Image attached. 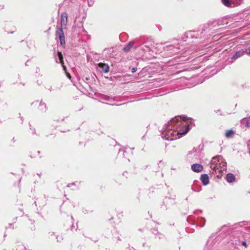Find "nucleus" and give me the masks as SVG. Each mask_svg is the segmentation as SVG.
<instances>
[{"label":"nucleus","instance_id":"obj_31","mask_svg":"<svg viewBox=\"0 0 250 250\" xmlns=\"http://www.w3.org/2000/svg\"><path fill=\"white\" fill-rule=\"evenodd\" d=\"M88 3L89 5H90V2L89 1V0H88Z\"/></svg>","mask_w":250,"mask_h":250},{"label":"nucleus","instance_id":"obj_4","mask_svg":"<svg viewBox=\"0 0 250 250\" xmlns=\"http://www.w3.org/2000/svg\"><path fill=\"white\" fill-rule=\"evenodd\" d=\"M250 55V46L247 45L243 48L237 50L231 57L232 62L235 61L239 58L243 56L245 54Z\"/></svg>","mask_w":250,"mask_h":250},{"label":"nucleus","instance_id":"obj_6","mask_svg":"<svg viewBox=\"0 0 250 250\" xmlns=\"http://www.w3.org/2000/svg\"><path fill=\"white\" fill-rule=\"evenodd\" d=\"M243 0H222V3L228 7H233L235 6L240 5L243 3Z\"/></svg>","mask_w":250,"mask_h":250},{"label":"nucleus","instance_id":"obj_27","mask_svg":"<svg viewBox=\"0 0 250 250\" xmlns=\"http://www.w3.org/2000/svg\"><path fill=\"white\" fill-rule=\"evenodd\" d=\"M80 24L82 26L83 31L85 32V31L84 29L83 28V22H80Z\"/></svg>","mask_w":250,"mask_h":250},{"label":"nucleus","instance_id":"obj_5","mask_svg":"<svg viewBox=\"0 0 250 250\" xmlns=\"http://www.w3.org/2000/svg\"><path fill=\"white\" fill-rule=\"evenodd\" d=\"M161 45L162 44L150 43V45H145V47L146 49L143 48V50L145 51L152 52L157 54L161 51V49H159V48L161 47Z\"/></svg>","mask_w":250,"mask_h":250},{"label":"nucleus","instance_id":"obj_23","mask_svg":"<svg viewBox=\"0 0 250 250\" xmlns=\"http://www.w3.org/2000/svg\"><path fill=\"white\" fill-rule=\"evenodd\" d=\"M65 71V74H66V76H67V77L69 79H71V76H70V74H69L68 73H67V72H66V70H65V71Z\"/></svg>","mask_w":250,"mask_h":250},{"label":"nucleus","instance_id":"obj_15","mask_svg":"<svg viewBox=\"0 0 250 250\" xmlns=\"http://www.w3.org/2000/svg\"><path fill=\"white\" fill-rule=\"evenodd\" d=\"M235 134V131L231 129L226 130V133H225V136L227 138H231L234 136Z\"/></svg>","mask_w":250,"mask_h":250},{"label":"nucleus","instance_id":"obj_10","mask_svg":"<svg viewBox=\"0 0 250 250\" xmlns=\"http://www.w3.org/2000/svg\"><path fill=\"white\" fill-rule=\"evenodd\" d=\"M67 14L66 12H63L61 15V27H65L67 23Z\"/></svg>","mask_w":250,"mask_h":250},{"label":"nucleus","instance_id":"obj_18","mask_svg":"<svg viewBox=\"0 0 250 250\" xmlns=\"http://www.w3.org/2000/svg\"><path fill=\"white\" fill-rule=\"evenodd\" d=\"M104 99L105 100V101H108L109 102L108 104H111V105L115 104L113 103L114 102V98L110 97L108 96H104Z\"/></svg>","mask_w":250,"mask_h":250},{"label":"nucleus","instance_id":"obj_14","mask_svg":"<svg viewBox=\"0 0 250 250\" xmlns=\"http://www.w3.org/2000/svg\"><path fill=\"white\" fill-rule=\"evenodd\" d=\"M226 179L228 183H233L235 181L236 178L234 174L229 173L227 174Z\"/></svg>","mask_w":250,"mask_h":250},{"label":"nucleus","instance_id":"obj_25","mask_svg":"<svg viewBox=\"0 0 250 250\" xmlns=\"http://www.w3.org/2000/svg\"><path fill=\"white\" fill-rule=\"evenodd\" d=\"M242 245L243 246H245L246 248L247 247V245L246 242L245 241H243L242 242Z\"/></svg>","mask_w":250,"mask_h":250},{"label":"nucleus","instance_id":"obj_21","mask_svg":"<svg viewBox=\"0 0 250 250\" xmlns=\"http://www.w3.org/2000/svg\"><path fill=\"white\" fill-rule=\"evenodd\" d=\"M222 21H213L210 24H209L208 25V28H209V29H210L211 27H214L216 25H221L222 24Z\"/></svg>","mask_w":250,"mask_h":250},{"label":"nucleus","instance_id":"obj_29","mask_svg":"<svg viewBox=\"0 0 250 250\" xmlns=\"http://www.w3.org/2000/svg\"><path fill=\"white\" fill-rule=\"evenodd\" d=\"M77 16H78V15H77V14H76V16H75V19H76V18H77Z\"/></svg>","mask_w":250,"mask_h":250},{"label":"nucleus","instance_id":"obj_32","mask_svg":"<svg viewBox=\"0 0 250 250\" xmlns=\"http://www.w3.org/2000/svg\"><path fill=\"white\" fill-rule=\"evenodd\" d=\"M220 112V110H218L216 112H217H217H218V113H219Z\"/></svg>","mask_w":250,"mask_h":250},{"label":"nucleus","instance_id":"obj_11","mask_svg":"<svg viewBox=\"0 0 250 250\" xmlns=\"http://www.w3.org/2000/svg\"><path fill=\"white\" fill-rule=\"evenodd\" d=\"M191 169L196 172H200L202 171L203 167L199 164H194L191 165Z\"/></svg>","mask_w":250,"mask_h":250},{"label":"nucleus","instance_id":"obj_30","mask_svg":"<svg viewBox=\"0 0 250 250\" xmlns=\"http://www.w3.org/2000/svg\"><path fill=\"white\" fill-rule=\"evenodd\" d=\"M56 238L57 239V241H59V240H58V236L56 237Z\"/></svg>","mask_w":250,"mask_h":250},{"label":"nucleus","instance_id":"obj_9","mask_svg":"<svg viewBox=\"0 0 250 250\" xmlns=\"http://www.w3.org/2000/svg\"><path fill=\"white\" fill-rule=\"evenodd\" d=\"M57 36L58 37L60 43L62 46H64L65 44V38L62 28H59L56 31Z\"/></svg>","mask_w":250,"mask_h":250},{"label":"nucleus","instance_id":"obj_17","mask_svg":"<svg viewBox=\"0 0 250 250\" xmlns=\"http://www.w3.org/2000/svg\"><path fill=\"white\" fill-rule=\"evenodd\" d=\"M134 44V42L133 41L130 42L127 45H126L124 48V51L125 52H128L130 51V49L132 47Z\"/></svg>","mask_w":250,"mask_h":250},{"label":"nucleus","instance_id":"obj_24","mask_svg":"<svg viewBox=\"0 0 250 250\" xmlns=\"http://www.w3.org/2000/svg\"><path fill=\"white\" fill-rule=\"evenodd\" d=\"M137 71V68L136 67H133L131 69V72L134 73Z\"/></svg>","mask_w":250,"mask_h":250},{"label":"nucleus","instance_id":"obj_3","mask_svg":"<svg viewBox=\"0 0 250 250\" xmlns=\"http://www.w3.org/2000/svg\"><path fill=\"white\" fill-rule=\"evenodd\" d=\"M208 28L207 27L206 29H202V31H188V32H186L184 35V37L182 38V40L183 41H186V38H202L204 37L205 35V32H207L208 30Z\"/></svg>","mask_w":250,"mask_h":250},{"label":"nucleus","instance_id":"obj_34","mask_svg":"<svg viewBox=\"0 0 250 250\" xmlns=\"http://www.w3.org/2000/svg\"><path fill=\"white\" fill-rule=\"evenodd\" d=\"M34 132L33 133H35V129H33Z\"/></svg>","mask_w":250,"mask_h":250},{"label":"nucleus","instance_id":"obj_2","mask_svg":"<svg viewBox=\"0 0 250 250\" xmlns=\"http://www.w3.org/2000/svg\"><path fill=\"white\" fill-rule=\"evenodd\" d=\"M210 167L216 173H222L227 169V163L221 156H217L212 158Z\"/></svg>","mask_w":250,"mask_h":250},{"label":"nucleus","instance_id":"obj_12","mask_svg":"<svg viewBox=\"0 0 250 250\" xmlns=\"http://www.w3.org/2000/svg\"><path fill=\"white\" fill-rule=\"evenodd\" d=\"M99 67L101 68L104 73H107L109 70V67L107 63L100 62L98 64Z\"/></svg>","mask_w":250,"mask_h":250},{"label":"nucleus","instance_id":"obj_33","mask_svg":"<svg viewBox=\"0 0 250 250\" xmlns=\"http://www.w3.org/2000/svg\"><path fill=\"white\" fill-rule=\"evenodd\" d=\"M220 112V110H218L216 112H217H217H218V113H219Z\"/></svg>","mask_w":250,"mask_h":250},{"label":"nucleus","instance_id":"obj_19","mask_svg":"<svg viewBox=\"0 0 250 250\" xmlns=\"http://www.w3.org/2000/svg\"><path fill=\"white\" fill-rule=\"evenodd\" d=\"M152 233L154 234L156 238H158L159 239L162 238L163 236V235L161 234L157 229H153L152 230Z\"/></svg>","mask_w":250,"mask_h":250},{"label":"nucleus","instance_id":"obj_7","mask_svg":"<svg viewBox=\"0 0 250 250\" xmlns=\"http://www.w3.org/2000/svg\"><path fill=\"white\" fill-rule=\"evenodd\" d=\"M164 51L167 52L169 56H172L177 53L180 49L179 46H174L173 45H169L164 47Z\"/></svg>","mask_w":250,"mask_h":250},{"label":"nucleus","instance_id":"obj_20","mask_svg":"<svg viewBox=\"0 0 250 250\" xmlns=\"http://www.w3.org/2000/svg\"><path fill=\"white\" fill-rule=\"evenodd\" d=\"M241 123L244 125L246 127H250V120L247 118H244L241 120Z\"/></svg>","mask_w":250,"mask_h":250},{"label":"nucleus","instance_id":"obj_1","mask_svg":"<svg viewBox=\"0 0 250 250\" xmlns=\"http://www.w3.org/2000/svg\"><path fill=\"white\" fill-rule=\"evenodd\" d=\"M184 116H177L165 125L161 133L162 137L167 140H174L179 135L186 134L189 130V124L186 123Z\"/></svg>","mask_w":250,"mask_h":250},{"label":"nucleus","instance_id":"obj_28","mask_svg":"<svg viewBox=\"0 0 250 250\" xmlns=\"http://www.w3.org/2000/svg\"><path fill=\"white\" fill-rule=\"evenodd\" d=\"M73 185V184H72V185ZM70 185H71V184H68L67 185V187H70Z\"/></svg>","mask_w":250,"mask_h":250},{"label":"nucleus","instance_id":"obj_8","mask_svg":"<svg viewBox=\"0 0 250 250\" xmlns=\"http://www.w3.org/2000/svg\"><path fill=\"white\" fill-rule=\"evenodd\" d=\"M54 57L55 62L57 63H61L63 68V70L64 71H65V70L66 69V68L64 65L63 58V56H62V53L60 51H58L57 54L54 53Z\"/></svg>","mask_w":250,"mask_h":250},{"label":"nucleus","instance_id":"obj_22","mask_svg":"<svg viewBox=\"0 0 250 250\" xmlns=\"http://www.w3.org/2000/svg\"><path fill=\"white\" fill-rule=\"evenodd\" d=\"M114 237L115 239H116L117 240L119 241V240H121V239H120V237L119 236L118 234L117 233L115 234L114 235Z\"/></svg>","mask_w":250,"mask_h":250},{"label":"nucleus","instance_id":"obj_26","mask_svg":"<svg viewBox=\"0 0 250 250\" xmlns=\"http://www.w3.org/2000/svg\"><path fill=\"white\" fill-rule=\"evenodd\" d=\"M248 149H249V153H250V140L249 141V142L248 143Z\"/></svg>","mask_w":250,"mask_h":250},{"label":"nucleus","instance_id":"obj_13","mask_svg":"<svg viewBox=\"0 0 250 250\" xmlns=\"http://www.w3.org/2000/svg\"><path fill=\"white\" fill-rule=\"evenodd\" d=\"M200 180L203 184L205 186L208 185L209 183V178L208 174H204L202 175L200 177Z\"/></svg>","mask_w":250,"mask_h":250},{"label":"nucleus","instance_id":"obj_16","mask_svg":"<svg viewBox=\"0 0 250 250\" xmlns=\"http://www.w3.org/2000/svg\"><path fill=\"white\" fill-rule=\"evenodd\" d=\"M39 109L42 112H45L47 110V106L46 104L41 101L40 103Z\"/></svg>","mask_w":250,"mask_h":250}]
</instances>
